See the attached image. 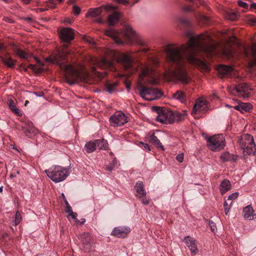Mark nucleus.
Returning a JSON list of instances; mask_svg holds the SVG:
<instances>
[{"mask_svg":"<svg viewBox=\"0 0 256 256\" xmlns=\"http://www.w3.org/2000/svg\"><path fill=\"white\" fill-rule=\"evenodd\" d=\"M217 46L213 42L208 34H201L192 36L186 44L176 46L168 45L166 50V60L172 67L166 70V76L171 80L188 84L191 80L185 68V56L191 64L197 66L202 72H208L210 70L209 65L200 60L198 54L202 52L207 57L218 54Z\"/></svg>","mask_w":256,"mask_h":256,"instance_id":"nucleus-1","label":"nucleus"},{"mask_svg":"<svg viewBox=\"0 0 256 256\" xmlns=\"http://www.w3.org/2000/svg\"><path fill=\"white\" fill-rule=\"evenodd\" d=\"M69 52L68 45L65 44L61 48L56 50L50 56L46 58V60L58 65L64 71L66 80L70 84L78 81L88 82L89 74L86 70L79 71L72 64H66V58Z\"/></svg>","mask_w":256,"mask_h":256,"instance_id":"nucleus-2","label":"nucleus"},{"mask_svg":"<svg viewBox=\"0 0 256 256\" xmlns=\"http://www.w3.org/2000/svg\"><path fill=\"white\" fill-rule=\"evenodd\" d=\"M158 62V60L154 58L149 62L148 64L144 65L142 67V72L138 78V82L140 84H154L156 83L154 67L156 66Z\"/></svg>","mask_w":256,"mask_h":256,"instance_id":"nucleus-3","label":"nucleus"},{"mask_svg":"<svg viewBox=\"0 0 256 256\" xmlns=\"http://www.w3.org/2000/svg\"><path fill=\"white\" fill-rule=\"evenodd\" d=\"M185 115L178 112H174L168 110H160L156 116V120L164 124H172L175 122H179L184 120Z\"/></svg>","mask_w":256,"mask_h":256,"instance_id":"nucleus-4","label":"nucleus"},{"mask_svg":"<svg viewBox=\"0 0 256 256\" xmlns=\"http://www.w3.org/2000/svg\"><path fill=\"white\" fill-rule=\"evenodd\" d=\"M47 176L54 182L64 181L69 175L68 169L60 166L45 170Z\"/></svg>","mask_w":256,"mask_h":256,"instance_id":"nucleus-5","label":"nucleus"},{"mask_svg":"<svg viewBox=\"0 0 256 256\" xmlns=\"http://www.w3.org/2000/svg\"><path fill=\"white\" fill-rule=\"evenodd\" d=\"M239 144L244 155H250L256 152L254 138L250 134L242 135L239 140Z\"/></svg>","mask_w":256,"mask_h":256,"instance_id":"nucleus-6","label":"nucleus"},{"mask_svg":"<svg viewBox=\"0 0 256 256\" xmlns=\"http://www.w3.org/2000/svg\"><path fill=\"white\" fill-rule=\"evenodd\" d=\"M207 146L212 151H220L225 146V140L222 134L214 135L206 138Z\"/></svg>","mask_w":256,"mask_h":256,"instance_id":"nucleus-7","label":"nucleus"},{"mask_svg":"<svg viewBox=\"0 0 256 256\" xmlns=\"http://www.w3.org/2000/svg\"><path fill=\"white\" fill-rule=\"evenodd\" d=\"M140 94L144 99L150 101L160 98L163 93L157 88H148L143 86L140 88Z\"/></svg>","mask_w":256,"mask_h":256,"instance_id":"nucleus-8","label":"nucleus"},{"mask_svg":"<svg viewBox=\"0 0 256 256\" xmlns=\"http://www.w3.org/2000/svg\"><path fill=\"white\" fill-rule=\"evenodd\" d=\"M94 63L95 66L91 68V71L99 78L104 77L106 74V72H98L96 70V66L99 67L100 68H111L114 64V62L112 60H108L106 58H102L100 60L96 59L94 60Z\"/></svg>","mask_w":256,"mask_h":256,"instance_id":"nucleus-9","label":"nucleus"},{"mask_svg":"<svg viewBox=\"0 0 256 256\" xmlns=\"http://www.w3.org/2000/svg\"><path fill=\"white\" fill-rule=\"evenodd\" d=\"M110 124L114 127L124 126L128 122V120L126 116L120 111L116 112L109 119Z\"/></svg>","mask_w":256,"mask_h":256,"instance_id":"nucleus-10","label":"nucleus"},{"mask_svg":"<svg viewBox=\"0 0 256 256\" xmlns=\"http://www.w3.org/2000/svg\"><path fill=\"white\" fill-rule=\"evenodd\" d=\"M134 188L136 190V196L140 199L142 204L148 205L150 204V199L146 198V192L144 188L142 182H137Z\"/></svg>","mask_w":256,"mask_h":256,"instance_id":"nucleus-11","label":"nucleus"},{"mask_svg":"<svg viewBox=\"0 0 256 256\" xmlns=\"http://www.w3.org/2000/svg\"><path fill=\"white\" fill-rule=\"evenodd\" d=\"M118 60L123 65L126 70H130V73H133L136 71L132 68V60L130 54H122L118 56Z\"/></svg>","mask_w":256,"mask_h":256,"instance_id":"nucleus-12","label":"nucleus"},{"mask_svg":"<svg viewBox=\"0 0 256 256\" xmlns=\"http://www.w3.org/2000/svg\"><path fill=\"white\" fill-rule=\"evenodd\" d=\"M103 8L107 10H114L116 9V7L110 5L103 6L96 8H91L88 10L86 14V17L96 18L100 15Z\"/></svg>","mask_w":256,"mask_h":256,"instance_id":"nucleus-13","label":"nucleus"},{"mask_svg":"<svg viewBox=\"0 0 256 256\" xmlns=\"http://www.w3.org/2000/svg\"><path fill=\"white\" fill-rule=\"evenodd\" d=\"M182 242H184L188 247L191 252L192 256H194L198 254V250L197 246L196 240L194 238L190 236H186L182 239Z\"/></svg>","mask_w":256,"mask_h":256,"instance_id":"nucleus-14","label":"nucleus"},{"mask_svg":"<svg viewBox=\"0 0 256 256\" xmlns=\"http://www.w3.org/2000/svg\"><path fill=\"white\" fill-rule=\"evenodd\" d=\"M131 230L129 226H120L114 228L111 232V235L118 238H124L127 237Z\"/></svg>","mask_w":256,"mask_h":256,"instance_id":"nucleus-15","label":"nucleus"},{"mask_svg":"<svg viewBox=\"0 0 256 256\" xmlns=\"http://www.w3.org/2000/svg\"><path fill=\"white\" fill-rule=\"evenodd\" d=\"M59 36L62 42H70L74 38V30L70 28H63L59 32Z\"/></svg>","mask_w":256,"mask_h":256,"instance_id":"nucleus-16","label":"nucleus"},{"mask_svg":"<svg viewBox=\"0 0 256 256\" xmlns=\"http://www.w3.org/2000/svg\"><path fill=\"white\" fill-rule=\"evenodd\" d=\"M208 109V102L203 99L196 100L192 111V114L202 113Z\"/></svg>","mask_w":256,"mask_h":256,"instance_id":"nucleus-17","label":"nucleus"},{"mask_svg":"<svg viewBox=\"0 0 256 256\" xmlns=\"http://www.w3.org/2000/svg\"><path fill=\"white\" fill-rule=\"evenodd\" d=\"M80 239L82 244L84 247L85 250H89L94 242L90 234L88 232H84L80 235Z\"/></svg>","mask_w":256,"mask_h":256,"instance_id":"nucleus-18","label":"nucleus"},{"mask_svg":"<svg viewBox=\"0 0 256 256\" xmlns=\"http://www.w3.org/2000/svg\"><path fill=\"white\" fill-rule=\"evenodd\" d=\"M236 110L241 113L250 112L253 108L252 104L248 102H238V104L233 107Z\"/></svg>","mask_w":256,"mask_h":256,"instance_id":"nucleus-19","label":"nucleus"},{"mask_svg":"<svg viewBox=\"0 0 256 256\" xmlns=\"http://www.w3.org/2000/svg\"><path fill=\"white\" fill-rule=\"evenodd\" d=\"M104 34L106 36L112 38L116 43L118 44H123V42L120 38V34L114 28H110L106 30Z\"/></svg>","mask_w":256,"mask_h":256,"instance_id":"nucleus-20","label":"nucleus"},{"mask_svg":"<svg viewBox=\"0 0 256 256\" xmlns=\"http://www.w3.org/2000/svg\"><path fill=\"white\" fill-rule=\"evenodd\" d=\"M236 90L240 95L243 97H248L249 96L248 90H250V86L246 83L240 84L236 86Z\"/></svg>","mask_w":256,"mask_h":256,"instance_id":"nucleus-21","label":"nucleus"},{"mask_svg":"<svg viewBox=\"0 0 256 256\" xmlns=\"http://www.w3.org/2000/svg\"><path fill=\"white\" fill-rule=\"evenodd\" d=\"M244 54L246 57H252L256 62V44H252L249 48L243 47Z\"/></svg>","mask_w":256,"mask_h":256,"instance_id":"nucleus-22","label":"nucleus"},{"mask_svg":"<svg viewBox=\"0 0 256 256\" xmlns=\"http://www.w3.org/2000/svg\"><path fill=\"white\" fill-rule=\"evenodd\" d=\"M233 70L232 68L225 65H220L218 68V71L220 78L231 74Z\"/></svg>","mask_w":256,"mask_h":256,"instance_id":"nucleus-23","label":"nucleus"},{"mask_svg":"<svg viewBox=\"0 0 256 256\" xmlns=\"http://www.w3.org/2000/svg\"><path fill=\"white\" fill-rule=\"evenodd\" d=\"M136 34L130 26H126L124 32V36L128 39V43L132 42L136 38Z\"/></svg>","mask_w":256,"mask_h":256,"instance_id":"nucleus-24","label":"nucleus"},{"mask_svg":"<svg viewBox=\"0 0 256 256\" xmlns=\"http://www.w3.org/2000/svg\"><path fill=\"white\" fill-rule=\"evenodd\" d=\"M243 212L244 216L246 219L252 220L256 218V214L254 213V210L250 205L246 206L244 208Z\"/></svg>","mask_w":256,"mask_h":256,"instance_id":"nucleus-25","label":"nucleus"},{"mask_svg":"<svg viewBox=\"0 0 256 256\" xmlns=\"http://www.w3.org/2000/svg\"><path fill=\"white\" fill-rule=\"evenodd\" d=\"M220 158L223 162L236 161L238 159V156L226 152L222 154Z\"/></svg>","mask_w":256,"mask_h":256,"instance_id":"nucleus-26","label":"nucleus"},{"mask_svg":"<svg viewBox=\"0 0 256 256\" xmlns=\"http://www.w3.org/2000/svg\"><path fill=\"white\" fill-rule=\"evenodd\" d=\"M120 19V13L118 12H114L108 17V25L114 26L116 24Z\"/></svg>","mask_w":256,"mask_h":256,"instance_id":"nucleus-27","label":"nucleus"},{"mask_svg":"<svg viewBox=\"0 0 256 256\" xmlns=\"http://www.w3.org/2000/svg\"><path fill=\"white\" fill-rule=\"evenodd\" d=\"M231 188V184L228 180H224L221 182L220 190L222 194L230 190Z\"/></svg>","mask_w":256,"mask_h":256,"instance_id":"nucleus-28","label":"nucleus"},{"mask_svg":"<svg viewBox=\"0 0 256 256\" xmlns=\"http://www.w3.org/2000/svg\"><path fill=\"white\" fill-rule=\"evenodd\" d=\"M96 140L86 142L84 146V148L87 153H90L96 150Z\"/></svg>","mask_w":256,"mask_h":256,"instance_id":"nucleus-29","label":"nucleus"},{"mask_svg":"<svg viewBox=\"0 0 256 256\" xmlns=\"http://www.w3.org/2000/svg\"><path fill=\"white\" fill-rule=\"evenodd\" d=\"M150 141L152 143L154 144L156 148L158 149H160L162 150H164V148L162 145V143L160 142V140H158V138L154 135V134L153 133L150 136Z\"/></svg>","mask_w":256,"mask_h":256,"instance_id":"nucleus-30","label":"nucleus"},{"mask_svg":"<svg viewBox=\"0 0 256 256\" xmlns=\"http://www.w3.org/2000/svg\"><path fill=\"white\" fill-rule=\"evenodd\" d=\"M14 52L19 58L22 59H28V58L31 57L32 56L30 53H27L20 48L16 49Z\"/></svg>","mask_w":256,"mask_h":256,"instance_id":"nucleus-31","label":"nucleus"},{"mask_svg":"<svg viewBox=\"0 0 256 256\" xmlns=\"http://www.w3.org/2000/svg\"><path fill=\"white\" fill-rule=\"evenodd\" d=\"M222 54L228 58H234V52L232 48L230 46L224 48L222 50Z\"/></svg>","mask_w":256,"mask_h":256,"instance_id":"nucleus-32","label":"nucleus"},{"mask_svg":"<svg viewBox=\"0 0 256 256\" xmlns=\"http://www.w3.org/2000/svg\"><path fill=\"white\" fill-rule=\"evenodd\" d=\"M96 147H98L100 150H106L108 148V144L106 140H96Z\"/></svg>","mask_w":256,"mask_h":256,"instance_id":"nucleus-33","label":"nucleus"},{"mask_svg":"<svg viewBox=\"0 0 256 256\" xmlns=\"http://www.w3.org/2000/svg\"><path fill=\"white\" fill-rule=\"evenodd\" d=\"M2 62L8 67L12 68L15 64V61L8 56L2 57Z\"/></svg>","mask_w":256,"mask_h":256,"instance_id":"nucleus-34","label":"nucleus"},{"mask_svg":"<svg viewBox=\"0 0 256 256\" xmlns=\"http://www.w3.org/2000/svg\"><path fill=\"white\" fill-rule=\"evenodd\" d=\"M173 98L183 102L186 100L184 94L180 90L176 91L173 94Z\"/></svg>","mask_w":256,"mask_h":256,"instance_id":"nucleus-35","label":"nucleus"},{"mask_svg":"<svg viewBox=\"0 0 256 256\" xmlns=\"http://www.w3.org/2000/svg\"><path fill=\"white\" fill-rule=\"evenodd\" d=\"M118 84L116 82H108L106 84V88L107 92L110 94H112L115 92Z\"/></svg>","mask_w":256,"mask_h":256,"instance_id":"nucleus-36","label":"nucleus"},{"mask_svg":"<svg viewBox=\"0 0 256 256\" xmlns=\"http://www.w3.org/2000/svg\"><path fill=\"white\" fill-rule=\"evenodd\" d=\"M9 108L12 112L18 116H22V113L20 112V110L16 106L15 103L12 105V106H10Z\"/></svg>","mask_w":256,"mask_h":256,"instance_id":"nucleus-37","label":"nucleus"},{"mask_svg":"<svg viewBox=\"0 0 256 256\" xmlns=\"http://www.w3.org/2000/svg\"><path fill=\"white\" fill-rule=\"evenodd\" d=\"M22 220V216L21 215L18 211H17L15 214V218H14V225L17 226L18 225Z\"/></svg>","mask_w":256,"mask_h":256,"instance_id":"nucleus-38","label":"nucleus"},{"mask_svg":"<svg viewBox=\"0 0 256 256\" xmlns=\"http://www.w3.org/2000/svg\"><path fill=\"white\" fill-rule=\"evenodd\" d=\"M232 204V202H230L229 204L228 202L226 200H225L224 206V212L226 215H227L229 212L231 208Z\"/></svg>","mask_w":256,"mask_h":256,"instance_id":"nucleus-39","label":"nucleus"},{"mask_svg":"<svg viewBox=\"0 0 256 256\" xmlns=\"http://www.w3.org/2000/svg\"><path fill=\"white\" fill-rule=\"evenodd\" d=\"M116 158H114L112 162L109 165L107 166L106 167V170L108 171H112L113 170L114 168L116 166Z\"/></svg>","mask_w":256,"mask_h":256,"instance_id":"nucleus-40","label":"nucleus"},{"mask_svg":"<svg viewBox=\"0 0 256 256\" xmlns=\"http://www.w3.org/2000/svg\"><path fill=\"white\" fill-rule=\"evenodd\" d=\"M26 132L28 133H35V129L32 126V123L29 122L28 124V128L26 129Z\"/></svg>","mask_w":256,"mask_h":256,"instance_id":"nucleus-41","label":"nucleus"},{"mask_svg":"<svg viewBox=\"0 0 256 256\" xmlns=\"http://www.w3.org/2000/svg\"><path fill=\"white\" fill-rule=\"evenodd\" d=\"M72 11L75 15L78 16L80 12V8L76 5H74L73 6Z\"/></svg>","mask_w":256,"mask_h":256,"instance_id":"nucleus-42","label":"nucleus"},{"mask_svg":"<svg viewBox=\"0 0 256 256\" xmlns=\"http://www.w3.org/2000/svg\"><path fill=\"white\" fill-rule=\"evenodd\" d=\"M209 225L210 227V228H211V230L212 232L215 233L216 232V230H217V228H216V224L212 222V221H210L209 222Z\"/></svg>","mask_w":256,"mask_h":256,"instance_id":"nucleus-43","label":"nucleus"},{"mask_svg":"<svg viewBox=\"0 0 256 256\" xmlns=\"http://www.w3.org/2000/svg\"><path fill=\"white\" fill-rule=\"evenodd\" d=\"M238 196V192H234L228 196L227 200H234L237 198Z\"/></svg>","mask_w":256,"mask_h":256,"instance_id":"nucleus-44","label":"nucleus"},{"mask_svg":"<svg viewBox=\"0 0 256 256\" xmlns=\"http://www.w3.org/2000/svg\"><path fill=\"white\" fill-rule=\"evenodd\" d=\"M70 216L71 217V218L72 220H74V221L75 222L78 223V220L77 219V214H76V213L72 212L71 214H69L68 216V218Z\"/></svg>","mask_w":256,"mask_h":256,"instance_id":"nucleus-45","label":"nucleus"},{"mask_svg":"<svg viewBox=\"0 0 256 256\" xmlns=\"http://www.w3.org/2000/svg\"><path fill=\"white\" fill-rule=\"evenodd\" d=\"M228 18L232 20H235L237 18V14L235 12H230L228 14Z\"/></svg>","mask_w":256,"mask_h":256,"instance_id":"nucleus-46","label":"nucleus"},{"mask_svg":"<svg viewBox=\"0 0 256 256\" xmlns=\"http://www.w3.org/2000/svg\"><path fill=\"white\" fill-rule=\"evenodd\" d=\"M184 156L183 153L180 154L176 156V159L179 162H182L184 161Z\"/></svg>","mask_w":256,"mask_h":256,"instance_id":"nucleus-47","label":"nucleus"},{"mask_svg":"<svg viewBox=\"0 0 256 256\" xmlns=\"http://www.w3.org/2000/svg\"><path fill=\"white\" fill-rule=\"evenodd\" d=\"M140 144L142 146V148L144 150H148V151H150V148L149 146V145L147 144H145L144 142H141Z\"/></svg>","mask_w":256,"mask_h":256,"instance_id":"nucleus-48","label":"nucleus"},{"mask_svg":"<svg viewBox=\"0 0 256 256\" xmlns=\"http://www.w3.org/2000/svg\"><path fill=\"white\" fill-rule=\"evenodd\" d=\"M238 5L242 8H248V4L240 0V1H238Z\"/></svg>","mask_w":256,"mask_h":256,"instance_id":"nucleus-49","label":"nucleus"},{"mask_svg":"<svg viewBox=\"0 0 256 256\" xmlns=\"http://www.w3.org/2000/svg\"><path fill=\"white\" fill-rule=\"evenodd\" d=\"M66 212L68 213V214L73 212L70 205L66 206Z\"/></svg>","mask_w":256,"mask_h":256,"instance_id":"nucleus-50","label":"nucleus"},{"mask_svg":"<svg viewBox=\"0 0 256 256\" xmlns=\"http://www.w3.org/2000/svg\"><path fill=\"white\" fill-rule=\"evenodd\" d=\"M42 66H36V70H34V72L36 73H39V72H41L42 71Z\"/></svg>","mask_w":256,"mask_h":256,"instance_id":"nucleus-51","label":"nucleus"},{"mask_svg":"<svg viewBox=\"0 0 256 256\" xmlns=\"http://www.w3.org/2000/svg\"><path fill=\"white\" fill-rule=\"evenodd\" d=\"M115 1L118 2V3H120L124 4H128V0H114Z\"/></svg>","mask_w":256,"mask_h":256,"instance_id":"nucleus-52","label":"nucleus"},{"mask_svg":"<svg viewBox=\"0 0 256 256\" xmlns=\"http://www.w3.org/2000/svg\"><path fill=\"white\" fill-rule=\"evenodd\" d=\"M7 104H8V106L10 107V106H12V105L14 104V102L13 100H12V98H10V99H8V100L7 101Z\"/></svg>","mask_w":256,"mask_h":256,"instance_id":"nucleus-53","label":"nucleus"},{"mask_svg":"<svg viewBox=\"0 0 256 256\" xmlns=\"http://www.w3.org/2000/svg\"><path fill=\"white\" fill-rule=\"evenodd\" d=\"M36 67V65L32 64H30L28 66V68H30V69L34 71L35 70Z\"/></svg>","mask_w":256,"mask_h":256,"instance_id":"nucleus-54","label":"nucleus"},{"mask_svg":"<svg viewBox=\"0 0 256 256\" xmlns=\"http://www.w3.org/2000/svg\"><path fill=\"white\" fill-rule=\"evenodd\" d=\"M250 8L256 10V3H252L250 4Z\"/></svg>","mask_w":256,"mask_h":256,"instance_id":"nucleus-55","label":"nucleus"},{"mask_svg":"<svg viewBox=\"0 0 256 256\" xmlns=\"http://www.w3.org/2000/svg\"><path fill=\"white\" fill-rule=\"evenodd\" d=\"M96 22L98 23L101 24L103 22V20L101 18H98L96 20Z\"/></svg>","mask_w":256,"mask_h":256,"instance_id":"nucleus-56","label":"nucleus"},{"mask_svg":"<svg viewBox=\"0 0 256 256\" xmlns=\"http://www.w3.org/2000/svg\"><path fill=\"white\" fill-rule=\"evenodd\" d=\"M250 21L252 22V23H256V18H250Z\"/></svg>","mask_w":256,"mask_h":256,"instance_id":"nucleus-57","label":"nucleus"},{"mask_svg":"<svg viewBox=\"0 0 256 256\" xmlns=\"http://www.w3.org/2000/svg\"><path fill=\"white\" fill-rule=\"evenodd\" d=\"M22 2H24V4H29L31 0H22Z\"/></svg>","mask_w":256,"mask_h":256,"instance_id":"nucleus-58","label":"nucleus"},{"mask_svg":"<svg viewBox=\"0 0 256 256\" xmlns=\"http://www.w3.org/2000/svg\"><path fill=\"white\" fill-rule=\"evenodd\" d=\"M202 18L204 20H205L206 22H207L208 20V18L206 16H202Z\"/></svg>","mask_w":256,"mask_h":256,"instance_id":"nucleus-59","label":"nucleus"},{"mask_svg":"<svg viewBox=\"0 0 256 256\" xmlns=\"http://www.w3.org/2000/svg\"><path fill=\"white\" fill-rule=\"evenodd\" d=\"M4 48L3 44L2 43H0V52H2V50Z\"/></svg>","mask_w":256,"mask_h":256,"instance_id":"nucleus-60","label":"nucleus"},{"mask_svg":"<svg viewBox=\"0 0 256 256\" xmlns=\"http://www.w3.org/2000/svg\"><path fill=\"white\" fill-rule=\"evenodd\" d=\"M141 51H142V52H143L146 53V52L148 51V49H147V48H142V50H141Z\"/></svg>","mask_w":256,"mask_h":256,"instance_id":"nucleus-61","label":"nucleus"},{"mask_svg":"<svg viewBox=\"0 0 256 256\" xmlns=\"http://www.w3.org/2000/svg\"><path fill=\"white\" fill-rule=\"evenodd\" d=\"M184 10L186 11H188V10H190L191 8L189 7L186 6V7L184 8Z\"/></svg>","mask_w":256,"mask_h":256,"instance_id":"nucleus-62","label":"nucleus"},{"mask_svg":"<svg viewBox=\"0 0 256 256\" xmlns=\"http://www.w3.org/2000/svg\"><path fill=\"white\" fill-rule=\"evenodd\" d=\"M38 10L40 12H44V11H45V9L42 8H40L38 9Z\"/></svg>","mask_w":256,"mask_h":256,"instance_id":"nucleus-63","label":"nucleus"},{"mask_svg":"<svg viewBox=\"0 0 256 256\" xmlns=\"http://www.w3.org/2000/svg\"><path fill=\"white\" fill-rule=\"evenodd\" d=\"M64 203L66 204V206L70 205L66 200H64Z\"/></svg>","mask_w":256,"mask_h":256,"instance_id":"nucleus-64","label":"nucleus"}]
</instances>
